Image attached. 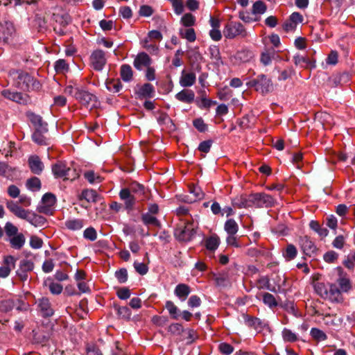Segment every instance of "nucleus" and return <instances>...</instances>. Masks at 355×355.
Instances as JSON below:
<instances>
[{
  "mask_svg": "<svg viewBox=\"0 0 355 355\" xmlns=\"http://www.w3.org/2000/svg\"><path fill=\"white\" fill-rule=\"evenodd\" d=\"M9 76L13 80V85L23 90H28L31 88L37 87L39 83L27 72L20 70L11 69L9 71Z\"/></svg>",
  "mask_w": 355,
  "mask_h": 355,
  "instance_id": "f257e3e1",
  "label": "nucleus"
},
{
  "mask_svg": "<svg viewBox=\"0 0 355 355\" xmlns=\"http://www.w3.org/2000/svg\"><path fill=\"white\" fill-rule=\"evenodd\" d=\"M248 87L253 88L262 95L271 93L274 91V84L272 79L267 75L261 73L247 83Z\"/></svg>",
  "mask_w": 355,
  "mask_h": 355,
  "instance_id": "f03ea898",
  "label": "nucleus"
},
{
  "mask_svg": "<svg viewBox=\"0 0 355 355\" xmlns=\"http://www.w3.org/2000/svg\"><path fill=\"white\" fill-rule=\"evenodd\" d=\"M74 97L82 105L86 107L92 108L97 105V97L85 89L76 87Z\"/></svg>",
  "mask_w": 355,
  "mask_h": 355,
  "instance_id": "7ed1b4c3",
  "label": "nucleus"
},
{
  "mask_svg": "<svg viewBox=\"0 0 355 355\" xmlns=\"http://www.w3.org/2000/svg\"><path fill=\"white\" fill-rule=\"evenodd\" d=\"M250 195L252 207L268 208L273 207L276 203V200L272 196L265 193H255Z\"/></svg>",
  "mask_w": 355,
  "mask_h": 355,
  "instance_id": "20e7f679",
  "label": "nucleus"
},
{
  "mask_svg": "<svg viewBox=\"0 0 355 355\" xmlns=\"http://www.w3.org/2000/svg\"><path fill=\"white\" fill-rule=\"evenodd\" d=\"M56 202V197L52 193H46L42 198L41 204L37 207L39 213L46 215H53V207Z\"/></svg>",
  "mask_w": 355,
  "mask_h": 355,
  "instance_id": "39448f33",
  "label": "nucleus"
},
{
  "mask_svg": "<svg viewBox=\"0 0 355 355\" xmlns=\"http://www.w3.org/2000/svg\"><path fill=\"white\" fill-rule=\"evenodd\" d=\"M223 34L225 37L233 39L236 36L245 37L247 35V32L241 23L230 21L226 24Z\"/></svg>",
  "mask_w": 355,
  "mask_h": 355,
  "instance_id": "423d86ee",
  "label": "nucleus"
},
{
  "mask_svg": "<svg viewBox=\"0 0 355 355\" xmlns=\"http://www.w3.org/2000/svg\"><path fill=\"white\" fill-rule=\"evenodd\" d=\"M52 173L55 178L69 179L71 177L72 179H75L78 176V173L76 170H73V174L71 175V170L69 167L67 166L66 164L62 162H58L52 165L51 167Z\"/></svg>",
  "mask_w": 355,
  "mask_h": 355,
  "instance_id": "0eeeda50",
  "label": "nucleus"
},
{
  "mask_svg": "<svg viewBox=\"0 0 355 355\" xmlns=\"http://www.w3.org/2000/svg\"><path fill=\"white\" fill-rule=\"evenodd\" d=\"M15 33L13 24L7 20L0 21V40L5 44H9Z\"/></svg>",
  "mask_w": 355,
  "mask_h": 355,
  "instance_id": "6e6552de",
  "label": "nucleus"
},
{
  "mask_svg": "<svg viewBox=\"0 0 355 355\" xmlns=\"http://www.w3.org/2000/svg\"><path fill=\"white\" fill-rule=\"evenodd\" d=\"M34 263L28 259H22L20 261L19 268L16 270L17 277L22 282L28 279V272L34 269Z\"/></svg>",
  "mask_w": 355,
  "mask_h": 355,
  "instance_id": "1a4fd4ad",
  "label": "nucleus"
},
{
  "mask_svg": "<svg viewBox=\"0 0 355 355\" xmlns=\"http://www.w3.org/2000/svg\"><path fill=\"white\" fill-rule=\"evenodd\" d=\"M299 244L303 252L307 256H314L318 251V248L314 242L311 241L308 236H300Z\"/></svg>",
  "mask_w": 355,
  "mask_h": 355,
  "instance_id": "9d476101",
  "label": "nucleus"
},
{
  "mask_svg": "<svg viewBox=\"0 0 355 355\" xmlns=\"http://www.w3.org/2000/svg\"><path fill=\"white\" fill-rule=\"evenodd\" d=\"M36 303L37 304L38 311L43 318H49L54 314V310L49 298L42 297L39 298Z\"/></svg>",
  "mask_w": 355,
  "mask_h": 355,
  "instance_id": "9b49d317",
  "label": "nucleus"
},
{
  "mask_svg": "<svg viewBox=\"0 0 355 355\" xmlns=\"http://www.w3.org/2000/svg\"><path fill=\"white\" fill-rule=\"evenodd\" d=\"M93 68L96 71H101L106 63L105 53L102 50L94 51L90 57Z\"/></svg>",
  "mask_w": 355,
  "mask_h": 355,
  "instance_id": "f8f14e48",
  "label": "nucleus"
},
{
  "mask_svg": "<svg viewBox=\"0 0 355 355\" xmlns=\"http://www.w3.org/2000/svg\"><path fill=\"white\" fill-rule=\"evenodd\" d=\"M119 195L120 199L124 202L125 209L128 211H132L135 205L137 198L124 188L120 191Z\"/></svg>",
  "mask_w": 355,
  "mask_h": 355,
  "instance_id": "ddd939ff",
  "label": "nucleus"
},
{
  "mask_svg": "<svg viewBox=\"0 0 355 355\" xmlns=\"http://www.w3.org/2000/svg\"><path fill=\"white\" fill-rule=\"evenodd\" d=\"M6 207L17 217L26 220L31 211L26 210L21 207L17 202L8 200L6 202Z\"/></svg>",
  "mask_w": 355,
  "mask_h": 355,
  "instance_id": "4468645a",
  "label": "nucleus"
},
{
  "mask_svg": "<svg viewBox=\"0 0 355 355\" xmlns=\"http://www.w3.org/2000/svg\"><path fill=\"white\" fill-rule=\"evenodd\" d=\"M196 232L194 228H190L189 226H185L184 228H179L175 230V236L181 241L188 242L190 241L195 236Z\"/></svg>",
  "mask_w": 355,
  "mask_h": 355,
  "instance_id": "2eb2a0df",
  "label": "nucleus"
},
{
  "mask_svg": "<svg viewBox=\"0 0 355 355\" xmlns=\"http://www.w3.org/2000/svg\"><path fill=\"white\" fill-rule=\"evenodd\" d=\"M1 94L5 98L17 103L26 104L28 103V96L20 92H14L9 89H4L1 92Z\"/></svg>",
  "mask_w": 355,
  "mask_h": 355,
  "instance_id": "dca6fc26",
  "label": "nucleus"
},
{
  "mask_svg": "<svg viewBox=\"0 0 355 355\" xmlns=\"http://www.w3.org/2000/svg\"><path fill=\"white\" fill-rule=\"evenodd\" d=\"M28 166L32 173L40 175L44 170V166L37 155H32L28 158Z\"/></svg>",
  "mask_w": 355,
  "mask_h": 355,
  "instance_id": "f3484780",
  "label": "nucleus"
},
{
  "mask_svg": "<svg viewBox=\"0 0 355 355\" xmlns=\"http://www.w3.org/2000/svg\"><path fill=\"white\" fill-rule=\"evenodd\" d=\"M133 64L137 69L141 70L143 67H148L150 65L151 59L147 53L142 52L137 55Z\"/></svg>",
  "mask_w": 355,
  "mask_h": 355,
  "instance_id": "a211bd4d",
  "label": "nucleus"
},
{
  "mask_svg": "<svg viewBox=\"0 0 355 355\" xmlns=\"http://www.w3.org/2000/svg\"><path fill=\"white\" fill-rule=\"evenodd\" d=\"M155 92L154 87L150 83H145L135 89V94L138 98H151Z\"/></svg>",
  "mask_w": 355,
  "mask_h": 355,
  "instance_id": "6ab92c4d",
  "label": "nucleus"
},
{
  "mask_svg": "<svg viewBox=\"0 0 355 355\" xmlns=\"http://www.w3.org/2000/svg\"><path fill=\"white\" fill-rule=\"evenodd\" d=\"M293 60L295 65H300L302 67L313 68L315 67V61L308 55L297 54L293 57Z\"/></svg>",
  "mask_w": 355,
  "mask_h": 355,
  "instance_id": "aec40b11",
  "label": "nucleus"
},
{
  "mask_svg": "<svg viewBox=\"0 0 355 355\" xmlns=\"http://www.w3.org/2000/svg\"><path fill=\"white\" fill-rule=\"evenodd\" d=\"M342 293L336 284H331L328 288L327 298L332 302H342L343 300Z\"/></svg>",
  "mask_w": 355,
  "mask_h": 355,
  "instance_id": "412c9836",
  "label": "nucleus"
},
{
  "mask_svg": "<svg viewBox=\"0 0 355 355\" xmlns=\"http://www.w3.org/2000/svg\"><path fill=\"white\" fill-rule=\"evenodd\" d=\"M245 322L248 327L254 328L257 332L261 331L266 326L264 320L248 315L245 316Z\"/></svg>",
  "mask_w": 355,
  "mask_h": 355,
  "instance_id": "4be33fe9",
  "label": "nucleus"
},
{
  "mask_svg": "<svg viewBox=\"0 0 355 355\" xmlns=\"http://www.w3.org/2000/svg\"><path fill=\"white\" fill-rule=\"evenodd\" d=\"M232 205L239 209L252 207L251 195L241 196L234 198Z\"/></svg>",
  "mask_w": 355,
  "mask_h": 355,
  "instance_id": "5701e85b",
  "label": "nucleus"
},
{
  "mask_svg": "<svg viewBox=\"0 0 355 355\" xmlns=\"http://www.w3.org/2000/svg\"><path fill=\"white\" fill-rule=\"evenodd\" d=\"M175 98L182 103L190 104L194 101L195 94L191 89H182L175 94Z\"/></svg>",
  "mask_w": 355,
  "mask_h": 355,
  "instance_id": "b1692460",
  "label": "nucleus"
},
{
  "mask_svg": "<svg viewBox=\"0 0 355 355\" xmlns=\"http://www.w3.org/2000/svg\"><path fill=\"white\" fill-rule=\"evenodd\" d=\"M47 132L48 129L43 128L42 130H35L32 135L33 141L39 145H48V138L46 136Z\"/></svg>",
  "mask_w": 355,
  "mask_h": 355,
  "instance_id": "393cba45",
  "label": "nucleus"
},
{
  "mask_svg": "<svg viewBox=\"0 0 355 355\" xmlns=\"http://www.w3.org/2000/svg\"><path fill=\"white\" fill-rule=\"evenodd\" d=\"M196 79V77L194 73H187L185 70H183L180 79V84L183 87H191L195 83Z\"/></svg>",
  "mask_w": 355,
  "mask_h": 355,
  "instance_id": "a878e982",
  "label": "nucleus"
},
{
  "mask_svg": "<svg viewBox=\"0 0 355 355\" xmlns=\"http://www.w3.org/2000/svg\"><path fill=\"white\" fill-rule=\"evenodd\" d=\"M190 293V287L184 284H179L174 291L175 295L182 302L186 300Z\"/></svg>",
  "mask_w": 355,
  "mask_h": 355,
  "instance_id": "bb28decb",
  "label": "nucleus"
},
{
  "mask_svg": "<svg viewBox=\"0 0 355 355\" xmlns=\"http://www.w3.org/2000/svg\"><path fill=\"white\" fill-rule=\"evenodd\" d=\"M26 220L35 227H42L45 225L46 223V220L44 217L37 215L31 211Z\"/></svg>",
  "mask_w": 355,
  "mask_h": 355,
  "instance_id": "cd10ccee",
  "label": "nucleus"
},
{
  "mask_svg": "<svg viewBox=\"0 0 355 355\" xmlns=\"http://www.w3.org/2000/svg\"><path fill=\"white\" fill-rule=\"evenodd\" d=\"M100 196L97 192L93 189H85L82 191L79 199L85 200L87 202H96L98 200Z\"/></svg>",
  "mask_w": 355,
  "mask_h": 355,
  "instance_id": "c85d7f7f",
  "label": "nucleus"
},
{
  "mask_svg": "<svg viewBox=\"0 0 355 355\" xmlns=\"http://www.w3.org/2000/svg\"><path fill=\"white\" fill-rule=\"evenodd\" d=\"M8 241H9L12 248L19 250L24 246L26 239L23 234H18L16 236L10 237Z\"/></svg>",
  "mask_w": 355,
  "mask_h": 355,
  "instance_id": "c756f323",
  "label": "nucleus"
},
{
  "mask_svg": "<svg viewBox=\"0 0 355 355\" xmlns=\"http://www.w3.org/2000/svg\"><path fill=\"white\" fill-rule=\"evenodd\" d=\"M125 189H128L131 194H133L135 197L137 196H143L145 193V187L143 184H141L137 182H133L130 183L127 188H124Z\"/></svg>",
  "mask_w": 355,
  "mask_h": 355,
  "instance_id": "7c9ffc66",
  "label": "nucleus"
},
{
  "mask_svg": "<svg viewBox=\"0 0 355 355\" xmlns=\"http://www.w3.org/2000/svg\"><path fill=\"white\" fill-rule=\"evenodd\" d=\"M141 218L145 225H153L157 227H161L160 221L154 215L143 213Z\"/></svg>",
  "mask_w": 355,
  "mask_h": 355,
  "instance_id": "2f4dec72",
  "label": "nucleus"
},
{
  "mask_svg": "<svg viewBox=\"0 0 355 355\" xmlns=\"http://www.w3.org/2000/svg\"><path fill=\"white\" fill-rule=\"evenodd\" d=\"M205 243L207 250L214 251L218 248L220 244V239L217 235L214 234L206 239Z\"/></svg>",
  "mask_w": 355,
  "mask_h": 355,
  "instance_id": "473e14b6",
  "label": "nucleus"
},
{
  "mask_svg": "<svg viewBox=\"0 0 355 355\" xmlns=\"http://www.w3.org/2000/svg\"><path fill=\"white\" fill-rule=\"evenodd\" d=\"M179 34L181 37L187 40L190 42H193L196 39V33L193 28H180Z\"/></svg>",
  "mask_w": 355,
  "mask_h": 355,
  "instance_id": "72a5a7b5",
  "label": "nucleus"
},
{
  "mask_svg": "<svg viewBox=\"0 0 355 355\" xmlns=\"http://www.w3.org/2000/svg\"><path fill=\"white\" fill-rule=\"evenodd\" d=\"M121 77L122 80L125 82H130L132 79V70L130 65L128 64H123L121 67Z\"/></svg>",
  "mask_w": 355,
  "mask_h": 355,
  "instance_id": "f704fd0d",
  "label": "nucleus"
},
{
  "mask_svg": "<svg viewBox=\"0 0 355 355\" xmlns=\"http://www.w3.org/2000/svg\"><path fill=\"white\" fill-rule=\"evenodd\" d=\"M165 307L168 310L171 318L174 320H178L179 318L180 311L172 301H166Z\"/></svg>",
  "mask_w": 355,
  "mask_h": 355,
  "instance_id": "c9c22d12",
  "label": "nucleus"
},
{
  "mask_svg": "<svg viewBox=\"0 0 355 355\" xmlns=\"http://www.w3.org/2000/svg\"><path fill=\"white\" fill-rule=\"evenodd\" d=\"M337 285L343 293H347L352 288V284L349 279L345 277H340L337 279Z\"/></svg>",
  "mask_w": 355,
  "mask_h": 355,
  "instance_id": "e433bc0d",
  "label": "nucleus"
},
{
  "mask_svg": "<svg viewBox=\"0 0 355 355\" xmlns=\"http://www.w3.org/2000/svg\"><path fill=\"white\" fill-rule=\"evenodd\" d=\"M84 221L82 219H72L65 221V226L67 229L73 231L79 230L83 228Z\"/></svg>",
  "mask_w": 355,
  "mask_h": 355,
  "instance_id": "4c0bfd02",
  "label": "nucleus"
},
{
  "mask_svg": "<svg viewBox=\"0 0 355 355\" xmlns=\"http://www.w3.org/2000/svg\"><path fill=\"white\" fill-rule=\"evenodd\" d=\"M26 187L32 191H37L41 189L42 184L40 180L37 177H33L27 180Z\"/></svg>",
  "mask_w": 355,
  "mask_h": 355,
  "instance_id": "58836bf2",
  "label": "nucleus"
},
{
  "mask_svg": "<svg viewBox=\"0 0 355 355\" xmlns=\"http://www.w3.org/2000/svg\"><path fill=\"white\" fill-rule=\"evenodd\" d=\"M309 227L322 237H325L328 235V230L327 228L322 227L316 220H311L309 223Z\"/></svg>",
  "mask_w": 355,
  "mask_h": 355,
  "instance_id": "ea45409f",
  "label": "nucleus"
},
{
  "mask_svg": "<svg viewBox=\"0 0 355 355\" xmlns=\"http://www.w3.org/2000/svg\"><path fill=\"white\" fill-rule=\"evenodd\" d=\"M253 58V53L248 49H243L238 51L236 54V58L243 62H249Z\"/></svg>",
  "mask_w": 355,
  "mask_h": 355,
  "instance_id": "a19ab883",
  "label": "nucleus"
},
{
  "mask_svg": "<svg viewBox=\"0 0 355 355\" xmlns=\"http://www.w3.org/2000/svg\"><path fill=\"white\" fill-rule=\"evenodd\" d=\"M54 69L58 73H64L69 71V67L65 60L59 59L55 62Z\"/></svg>",
  "mask_w": 355,
  "mask_h": 355,
  "instance_id": "79ce46f5",
  "label": "nucleus"
},
{
  "mask_svg": "<svg viewBox=\"0 0 355 355\" xmlns=\"http://www.w3.org/2000/svg\"><path fill=\"white\" fill-rule=\"evenodd\" d=\"M105 84L107 90L112 92H119L122 88V84L119 80H110Z\"/></svg>",
  "mask_w": 355,
  "mask_h": 355,
  "instance_id": "37998d69",
  "label": "nucleus"
},
{
  "mask_svg": "<svg viewBox=\"0 0 355 355\" xmlns=\"http://www.w3.org/2000/svg\"><path fill=\"white\" fill-rule=\"evenodd\" d=\"M325 323L329 325H332L335 327H339L343 322V319L340 317H337L335 315H331L330 314H327L324 316Z\"/></svg>",
  "mask_w": 355,
  "mask_h": 355,
  "instance_id": "c03bdc74",
  "label": "nucleus"
},
{
  "mask_svg": "<svg viewBox=\"0 0 355 355\" xmlns=\"http://www.w3.org/2000/svg\"><path fill=\"white\" fill-rule=\"evenodd\" d=\"M239 226L234 219H229L225 223V230L228 234H236L238 232Z\"/></svg>",
  "mask_w": 355,
  "mask_h": 355,
  "instance_id": "a18cd8bd",
  "label": "nucleus"
},
{
  "mask_svg": "<svg viewBox=\"0 0 355 355\" xmlns=\"http://www.w3.org/2000/svg\"><path fill=\"white\" fill-rule=\"evenodd\" d=\"M15 301L13 300H3L0 301V311L3 313H7L12 310L15 306Z\"/></svg>",
  "mask_w": 355,
  "mask_h": 355,
  "instance_id": "49530a36",
  "label": "nucleus"
},
{
  "mask_svg": "<svg viewBox=\"0 0 355 355\" xmlns=\"http://www.w3.org/2000/svg\"><path fill=\"white\" fill-rule=\"evenodd\" d=\"M267 10L266 3L262 1H257L254 3L252 6V14L254 15H262Z\"/></svg>",
  "mask_w": 355,
  "mask_h": 355,
  "instance_id": "de8ad7c7",
  "label": "nucleus"
},
{
  "mask_svg": "<svg viewBox=\"0 0 355 355\" xmlns=\"http://www.w3.org/2000/svg\"><path fill=\"white\" fill-rule=\"evenodd\" d=\"M275 53L274 51H266L261 54L260 62L264 65L268 66L272 63V59L274 58Z\"/></svg>",
  "mask_w": 355,
  "mask_h": 355,
  "instance_id": "09e8293b",
  "label": "nucleus"
},
{
  "mask_svg": "<svg viewBox=\"0 0 355 355\" xmlns=\"http://www.w3.org/2000/svg\"><path fill=\"white\" fill-rule=\"evenodd\" d=\"M297 250L296 247L293 244H288L286 246L284 256L287 260H292L297 256Z\"/></svg>",
  "mask_w": 355,
  "mask_h": 355,
  "instance_id": "8fccbe9b",
  "label": "nucleus"
},
{
  "mask_svg": "<svg viewBox=\"0 0 355 355\" xmlns=\"http://www.w3.org/2000/svg\"><path fill=\"white\" fill-rule=\"evenodd\" d=\"M315 292L322 298H327L328 288L324 283L317 282L314 284Z\"/></svg>",
  "mask_w": 355,
  "mask_h": 355,
  "instance_id": "3c124183",
  "label": "nucleus"
},
{
  "mask_svg": "<svg viewBox=\"0 0 355 355\" xmlns=\"http://www.w3.org/2000/svg\"><path fill=\"white\" fill-rule=\"evenodd\" d=\"M263 302L270 308H273L277 306V302L276 299L272 294L269 293H265L263 294Z\"/></svg>",
  "mask_w": 355,
  "mask_h": 355,
  "instance_id": "603ef678",
  "label": "nucleus"
},
{
  "mask_svg": "<svg viewBox=\"0 0 355 355\" xmlns=\"http://www.w3.org/2000/svg\"><path fill=\"white\" fill-rule=\"evenodd\" d=\"M310 334L313 338L318 341H323L327 338L326 334L318 328H312Z\"/></svg>",
  "mask_w": 355,
  "mask_h": 355,
  "instance_id": "864d4df0",
  "label": "nucleus"
},
{
  "mask_svg": "<svg viewBox=\"0 0 355 355\" xmlns=\"http://www.w3.org/2000/svg\"><path fill=\"white\" fill-rule=\"evenodd\" d=\"M189 192L193 195V198L196 201L202 199L204 196V193L201 188L198 186L189 185Z\"/></svg>",
  "mask_w": 355,
  "mask_h": 355,
  "instance_id": "5fc2aeb1",
  "label": "nucleus"
},
{
  "mask_svg": "<svg viewBox=\"0 0 355 355\" xmlns=\"http://www.w3.org/2000/svg\"><path fill=\"white\" fill-rule=\"evenodd\" d=\"M26 116L34 127L41 125L42 123L45 122L41 116L33 112H27Z\"/></svg>",
  "mask_w": 355,
  "mask_h": 355,
  "instance_id": "6e6d98bb",
  "label": "nucleus"
},
{
  "mask_svg": "<svg viewBox=\"0 0 355 355\" xmlns=\"http://www.w3.org/2000/svg\"><path fill=\"white\" fill-rule=\"evenodd\" d=\"M196 18L191 13L184 14L181 18V23L186 27H191L195 24Z\"/></svg>",
  "mask_w": 355,
  "mask_h": 355,
  "instance_id": "4d7b16f0",
  "label": "nucleus"
},
{
  "mask_svg": "<svg viewBox=\"0 0 355 355\" xmlns=\"http://www.w3.org/2000/svg\"><path fill=\"white\" fill-rule=\"evenodd\" d=\"M114 275L118 282L121 284H124L128 281V271L125 268H121L120 270H116Z\"/></svg>",
  "mask_w": 355,
  "mask_h": 355,
  "instance_id": "13d9d810",
  "label": "nucleus"
},
{
  "mask_svg": "<svg viewBox=\"0 0 355 355\" xmlns=\"http://www.w3.org/2000/svg\"><path fill=\"white\" fill-rule=\"evenodd\" d=\"M5 232L10 238L17 235L18 229L12 223L7 222L4 227Z\"/></svg>",
  "mask_w": 355,
  "mask_h": 355,
  "instance_id": "bf43d9fd",
  "label": "nucleus"
},
{
  "mask_svg": "<svg viewBox=\"0 0 355 355\" xmlns=\"http://www.w3.org/2000/svg\"><path fill=\"white\" fill-rule=\"evenodd\" d=\"M118 315L124 319H130L132 315L130 309L127 306H116Z\"/></svg>",
  "mask_w": 355,
  "mask_h": 355,
  "instance_id": "052dcab7",
  "label": "nucleus"
},
{
  "mask_svg": "<svg viewBox=\"0 0 355 355\" xmlns=\"http://www.w3.org/2000/svg\"><path fill=\"white\" fill-rule=\"evenodd\" d=\"M83 236L86 239L94 241L97 238V233L94 227H90L85 230L83 232Z\"/></svg>",
  "mask_w": 355,
  "mask_h": 355,
  "instance_id": "680f3d73",
  "label": "nucleus"
},
{
  "mask_svg": "<svg viewBox=\"0 0 355 355\" xmlns=\"http://www.w3.org/2000/svg\"><path fill=\"white\" fill-rule=\"evenodd\" d=\"M193 126L200 132H205L207 130V125L205 123L202 118H198L193 121Z\"/></svg>",
  "mask_w": 355,
  "mask_h": 355,
  "instance_id": "e2e57ef3",
  "label": "nucleus"
},
{
  "mask_svg": "<svg viewBox=\"0 0 355 355\" xmlns=\"http://www.w3.org/2000/svg\"><path fill=\"white\" fill-rule=\"evenodd\" d=\"M130 290L127 287H121L117 289L116 295L121 300H127L130 297Z\"/></svg>",
  "mask_w": 355,
  "mask_h": 355,
  "instance_id": "0e129e2a",
  "label": "nucleus"
},
{
  "mask_svg": "<svg viewBox=\"0 0 355 355\" xmlns=\"http://www.w3.org/2000/svg\"><path fill=\"white\" fill-rule=\"evenodd\" d=\"M282 336L284 340L287 342H294L297 340V336L295 334L288 329H284L282 331Z\"/></svg>",
  "mask_w": 355,
  "mask_h": 355,
  "instance_id": "69168bd1",
  "label": "nucleus"
},
{
  "mask_svg": "<svg viewBox=\"0 0 355 355\" xmlns=\"http://www.w3.org/2000/svg\"><path fill=\"white\" fill-rule=\"evenodd\" d=\"M168 330L172 334L180 335L184 331V328L180 323H173L168 327Z\"/></svg>",
  "mask_w": 355,
  "mask_h": 355,
  "instance_id": "338daca9",
  "label": "nucleus"
},
{
  "mask_svg": "<svg viewBox=\"0 0 355 355\" xmlns=\"http://www.w3.org/2000/svg\"><path fill=\"white\" fill-rule=\"evenodd\" d=\"M212 144L213 141L211 139L202 141L199 144L198 149L202 153H207L209 152Z\"/></svg>",
  "mask_w": 355,
  "mask_h": 355,
  "instance_id": "774afa93",
  "label": "nucleus"
}]
</instances>
